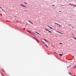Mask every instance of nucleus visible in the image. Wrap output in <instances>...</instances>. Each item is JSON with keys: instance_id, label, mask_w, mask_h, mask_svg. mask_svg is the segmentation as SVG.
Listing matches in <instances>:
<instances>
[{"instance_id": "nucleus-24", "label": "nucleus", "mask_w": 76, "mask_h": 76, "mask_svg": "<svg viewBox=\"0 0 76 76\" xmlns=\"http://www.w3.org/2000/svg\"><path fill=\"white\" fill-rule=\"evenodd\" d=\"M1 10H3V11H4L3 10V9L2 8L1 9Z\"/></svg>"}, {"instance_id": "nucleus-18", "label": "nucleus", "mask_w": 76, "mask_h": 76, "mask_svg": "<svg viewBox=\"0 0 76 76\" xmlns=\"http://www.w3.org/2000/svg\"><path fill=\"white\" fill-rule=\"evenodd\" d=\"M20 6H22L23 7V5L22 4H21L20 5Z\"/></svg>"}, {"instance_id": "nucleus-27", "label": "nucleus", "mask_w": 76, "mask_h": 76, "mask_svg": "<svg viewBox=\"0 0 76 76\" xmlns=\"http://www.w3.org/2000/svg\"><path fill=\"white\" fill-rule=\"evenodd\" d=\"M48 26V27H49V28H50V26Z\"/></svg>"}, {"instance_id": "nucleus-29", "label": "nucleus", "mask_w": 76, "mask_h": 76, "mask_svg": "<svg viewBox=\"0 0 76 76\" xmlns=\"http://www.w3.org/2000/svg\"><path fill=\"white\" fill-rule=\"evenodd\" d=\"M54 53H55V54H57V53H56V52H54Z\"/></svg>"}, {"instance_id": "nucleus-43", "label": "nucleus", "mask_w": 76, "mask_h": 76, "mask_svg": "<svg viewBox=\"0 0 76 76\" xmlns=\"http://www.w3.org/2000/svg\"><path fill=\"white\" fill-rule=\"evenodd\" d=\"M74 76H76V75H74Z\"/></svg>"}, {"instance_id": "nucleus-1", "label": "nucleus", "mask_w": 76, "mask_h": 76, "mask_svg": "<svg viewBox=\"0 0 76 76\" xmlns=\"http://www.w3.org/2000/svg\"><path fill=\"white\" fill-rule=\"evenodd\" d=\"M70 6H74V7H76V5H75L74 4H72L70 3Z\"/></svg>"}, {"instance_id": "nucleus-21", "label": "nucleus", "mask_w": 76, "mask_h": 76, "mask_svg": "<svg viewBox=\"0 0 76 76\" xmlns=\"http://www.w3.org/2000/svg\"><path fill=\"white\" fill-rule=\"evenodd\" d=\"M1 75H2V76H4L3 75V74H2V73H1Z\"/></svg>"}, {"instance_id": "nucleus-13", "label": "nucleus", "mask_w": 76, "mask_h": 76, "mask_svg": "<svg viewBox=\"0 0 76 76\" xmlns=\"http://www.w3.org/2000/svg\"><path fill=\"white\" fill-rule=\"evenodd\" d=\"M42 42L44 44H45V42H44L42 41Z\"/></svg>"}, {"instance_id": "nucleus-20", "label": "nucleus", "mask_w": 76, "mask_h": 76, "mask_svg": "<svg viewBox=\"0 0 76 76\" xmlns=\"http://www.w3.org/2000/svg\"><path fill=\"white\" fill-rule=\"evenodd\" d=\"M24 3H25V4H28V3H26V2H24Z\"/></svg>"}, {"instance_id": "nucleus-34", "label": "nucleus", "mask_w": 76, "mask_h": 76, "mask_svg": "<svg viewBox=\"0 0 76 76\" xmlns=\"http://www.w3.org/2000/svg\"><path fill=\"white\" fill-rule=\"evenodd\" d=\"M59 12H61V11H59Z\"/></svg>"}, {"instance_id": "nucleus-3", "label": "nucleus", "mask_w": 76, "mask_h": 76, "mask_svg": "<svg viewBox=\"0 0 76 76\" xmlns=\"http://www.w3.org/2000/svg\"><path fill=\"white\" fill-rule=\"evenodd\" d=\"M36 41L37 42H38V43H39V40H38L37 39H36Z\"/></svg>"}, {"instance_id": "nucleus-16", "label": "nucleus", "mask_w": 76, "mask_h": 76, "mask_svg": "<svg viewBox=\"0 0 76 76\" xmlns=\"http://www.w3.org/2000/svg\"><path fill=\"white\" fill-rule=\"evenodd\" d=\"M49 28H50V29H53V28H52V27H49Z\"/></svg>"}, {"instance_id": "nucleus-35", "label": "nucleus", "mask_w": 76, "mask_h": 76, "mask_svg": "<svg viewBox=\"0 0 76 76\" xmlns=\"http://www.w3.org/2000/svg\"><path fill=\"white\" fill-rule=\"evenodd\" d=\"M74 39H76V38H74Z\"/></svg>"}, {"instance_id": "nucleus-47", "label": "nucleus", "mask_w": 76, "mask_h": 76, "mask_svg": "<svg viewBox=\"0 0 76 76\" xmlns=\"http://www.w3.org/2000/svg\"><path fill=\"white\" fill-rule=\"evenodd\" d=\"M62 54H63V53H62Z\"/></svg>"}, {"instance_id": "nucleus-23", "label": "nucleus", "mask_w": 76, "mask_h": 76, "mask_svg": "<svg viewBox=\"0 0 76 76\" xmlns=\"http://www.w3.org/2000/svg\"><path fill=\"white\" fill-rule=\"evenodd\" d=\"M57 23H55V25H57Z\"/></svg>"}, {"instance_id": "nucleus-40", "label": "nucleus", "mask_w": 76, "mask_h": 76, "mask_svg": "<svg viewBox=\"0 0 76 76\" xmlns=\"http://www.w3.org/2000/svg\"><path fill=\"white\" fill-rule=\"evenodd\" d=\"M15 17H17V16H15Z\"/></svg>"}, {"instance_id": "nucleus-15", "label": "nucleus", "mask_w": 76, "mask_h": 76, "mask_svg": "<svg viewBox=\"0 0 76 76\" xmlns=\"http://www.w3.org/2000/svg\"><path fill=\"white\" fill-rule=\"evenodd\" d=\"M68 73H69V75H72V74H71V73H70V72H68Z\"/></svg>"}, {"instance_id": "nucleus-46", "label": "nucleus", "mask_w": 76, "mask_h": 76, "mask_svg": "<svg viewBox=\"0 0 76 76\" xmlns=\"http://www.w3.org/2000/svg\"><path fill=\"white\" fill-rule=\"evenodd\" d=\"M73 28H74V27H72Z\"/></svg>"}, {"instance_id": "nucleus-32", "label": "nucleus", "mask_w": 76, "mask_h": 76, "mask_svg": "<svg viewBox=\"0 0 76 76\" xmlns=\"http://www.w3.org/2000/svg\"><path fill=\"white\" fill-rule=\"evenodd\" d=\"M52 6H55V5H53Z\"/></svg>"}, {"instance_id": "nucleus-38", "label": "nucleus", "mask_w": 76, "mask_h": 76, "mask_svg": "<svg viewBox=\"0 0 76 76\" xmlns=\"http://www.w3.org/2000/svg\"><path fill=\"white\" fill-rule=\"evenodd\" d=\"M0 8H1V7H0Z\"/></svg>"}, {"instance_id": "nucleus-11", "label": "nucleus", "mask_w": 76, "mask_h": 76, "mask_svg": "<svg viewBox=\"0 0 76 76\" xmlns=\"http://www.w3.org/2000/svg\"><path fill=\"white\" fill-rule=\"evenodd\" d=\"M45 46H46V47H48V46H47V45L45 43Z\"/></svg>"}, {"instance_id": "nucleus-12", "label": "nucleus", "mask_w": 76, "mask_h": 76, "mask_svg": "<svg viewBox=\"0 0 76 76\" xmlns=\"http://www.w3.org/2000/svg\"><path fill=\"white\" fill-rule=\"evenodd\" d=\"M59 55L60 56H62V54H59Z\"/></svg>"}, {"instance_id": "nucleus-28", "label": "nucleus", "mask_w": 76, "mask_h": 76, "mask_svg": "<svg viewBox=\"0 0 76 76\" xmlns=\"http://www.w3.org/2000/svg\"><path fill=\"white\" fill-rule=\"evenodd\" d=\"M73 58H74L75 57H74V56H73Z\"/></svg>"}, {"instance_id": "nucleus-9", "label": "nucleus", "mask_w": 76, "mask_h": 76, "mask_svg": "<svg viewBox=\"0 0 76 76\" xmlns=\"http://www.w3.org/2000/svg\"><path fill=\"white\" fill-rule=\"evenodd\" d=\"M44 39V40H45V41L47 42V40H46V39Z\"/></svg>"}, {"instance_id": "nucleus-39", "label": "nucleus", "mask_w": 76, "mask_h": 76, "mask_svg": "<svg viewBox=\"0 0 76 76\" xmlns=\"http://www.w3.org/2000/svg\"><path fill=\"white\" fill-rule=\"evenodd\" d=\"M71 40H72V41H73V39H71Z\"/></svg>"}, {"instance_id": "nucleus-17", "label": "nucleus", "mask_w": 76, "mask_h": 76, "mask_svg": "<svg viewBox=\"0 0 76 76\" xmlns=\"http://www.w3.org/2000/svg\"><path fill=\"white\" fill-rule=\"evenodd\" d=\"M34 38L35 39V40L36 39H37V38H36L35 37H34Z\"/></svg>"}, {"instance_id": "nucleus-10", "label": "nucleus", "mask_w": 76, "mask_h": 76, "mask_svg": "<svg viewBox=\"0 0 76 76\" xmlns=\"http://www.w3.org/2000/svg\"><path fill=\"white\" fill-rule=\"evenodd\" d=\"M1 70H2L3 72H5V71H4V69H2Z\"/></svg>"}, {"instance_id": "nucleus-31", "label": "nucleus", "mask_w": 76, "mask_h": 76, "mask_svg": "<svg viewBox=\"0 0 76 76\" xmlns=\"http://www.w3.org/2000/svg\"><path fill=\"white\" fill-rule=\"evenodd\" d=\"M69 67V66H67V68L68 69V68Z\"/></svg>"}, {"instance_id": "nucleus-7", "label": "nucleus", "mask_w": 76, "mask_h": 76, "mask_svg": "<svg viewBox=\"0 0 76 76\" xmlns=\"http://www.w3.org/2000/svg\"><path fill=\"white\" fill-rule=\"evenodd\" d=\"M76 65H75V66L73 67V69H76Z\"/></svg>"}, {"instance_id": "nucleus-44", "label": "nucleus", "mask_w": 76, "mask_h": 76, "mask_svg": "<svg viewBox=\"0 0 76 76\" xmlns=\"http://www.w3.org/2000/svg\"><path fill=\"white\" fill-rule=\"evenodd\" d=\"M25 11H26V10H25Z\"/></svg>"}, {"instance_id": "nucleus-19", "label": "nucleus", "mask_w": 76, "mask_h": 76, "mask_svg": "<svg viewBox=\"0 0 76 76\" xmlns=\"http://www.w3.org/2000/svg\"><path fill=\"white\" fill-rule=\"evenodd\" d=\"M23 7H25L26 8V7L25 6H24V5H23Z\"/></svg>"}, {"instance_id": "nucleus-42", "label": "nucleus", "mask_w": 76, "mask_h": 76, "mask_svg": "<svg viewBox=\"0 0 76 76\" xmlns=\"http://www.w3.org/2000/svg\"><path fill=\"white\" fill-rule=\"evenodd\" d=\"M4 12H5V11H4Z\"/></svg>"}, {"instance_id": "nucleus-2", "label": "nucleus", "mask_w": 76, "mask_h": 76, "mask_svg": "<svg viewBox=\"0 0 76 76\" xmlns=\"http://www.w3.org/2000/svg\"><path fill=\"white\" fill-rule=\"evenodd\" d=\"M45 29V30H46L47 31H48L49 32H50V33H51V31H49V30H48V29H46V28Z\"/></svg>"}, {"instance_id": "nucleus-8", "label": "nucleus", "mask_w": 76, "mask_h": 76, "mask_svg": "<svg viewBox=\"0 0 76 76\" xmlns=\"http://www.w3.org/2000/svg\"><path fill=\"white\" fill-rule=\"evenodd\" d=\"M35 32H36V33H37V34H38L39 35L40 34L39 33L35 31Z\"/></svg>"}, {"instance_id": "nucleus-25", "label": "nucleus", "mask_w": 76, "mask_h": 76, "mask_svg": "<svg viewBox=\"0 0 76 76\" xmlns=\"http://www.w3.org/2000/svg\"><path fill=\"white\" fill-rule=\"evenodd\" d=\"M56 25H59V24L57 23Z\"/></svg>"}, {"instance_id": "nucleus-4", "label": "nucleus", "mask_w": 76, "mask_h": 76, "mask_svg": "<svg viewBox=\"0 0 76 76\" xmlns=\"http://www.w3.org/2000/svg\"><path fill=\"white\" fill-rule=\"evenodd\" d=\"M57 32H58V33H59V34H63V33H61L58 31H57Z\"/></svg>"}, {"instance_id": "nucleus-37", "label": "nucleus", "mask_w": 76, "mask_h": 76, "mask_svg": "<svg viewBox=\"0 0 76 76\" xmlns=\"http://www.w3.org/2000/svg\"><path fill=\"white\" fill-rule=\"evenodd\" d=\"M40 41H41V42H42V40H40Z\"/></svg>"}, {"instance_id": "nucleus-33", "label": "nucleus", "mask_w": 76, "mask_h": 76, "mask_svg": "<svg viewBox=\"0 0 76 76\" xmlns=\"http://www.w3.org/2000/svg\"><path fill=\"white\" fill-rule=\"evenodd\" d=\"M72 66V65H70V66H69V67H70V66Z\"/></svg>"}, {"instance_id": "nucleus-5", "label": "nucleus", "mask_w": 76, "mask_h": 76, "mask_svg": "<svg viewBox=\"0 0 76 76\" xmlns=\"http://www.w3.org/2000/svg\"><path fill=\"white\" fill-rule=\"evenodd\" d=\"M29 22H30V23H31V24H33V23H32V22H31V21H28Z\"/></svg>"}, {"instance_id": "nucleus-26", "label": "nucleus", "mask_w": 76, "mask_h": 76, "mask_svg": "<svg viewBox=\"0 0 76 76\" xmlns=\"http://www.w3.org/2000/svg\"><path fill=\"white\" fill-rule=\"evenodd\" d=\"M72 34L73 35H75V34H73V33H72Z\"/></svg>"}, {"instance_id": "nucleus-22", "label": "nucleus", "mask_w": 76, "mask_h": 76, "mask_svg": "<svg viewBox=\"0 0 76 76\" xmlns=\"http://www.w3.org/2000/svg\"><path fill=\"white\" fill-rule=\"evenodd\" d=\"M59 44H63V43H60Z\"/></svg>"}, {"instance_id": "nucleus-36", "label": "nucleus", "mask_w": 76, "mask_h": 76, "mask_svg": "<svg viewBox=\"0 0 76 76\" xmlns=\"http://www.w3.org/2000/svg\"><path fill=\"white\" fill-rule=\"evenodd\" d=\"M64 6V5H61V6Z\"/></svg>"}, {"instance_id": "nucleus-14", "label": "nucleus", "mask_w": 76, "mask_h": 76, "mask_svg": "<svg viewBox=\"0 0 76 76\" xmlns=\"http://www.w3.org/2000/svg\"><path fill=\"white\" fill-rule=\"evenodd\" d=\"M59 25V27H62V26L60 25L59 24V25Z\"/></svg>"}, {"instance_id": "nucleus-41", "label": "nucleus", "mask_w": 76, "mask_h": 76, "mask_svg": "<svg viewBox=\"0 0 76 76\" xmlns=\"http://www.w3.org/2000/svg\"><path fill=\"white\" fill-rule=\"evenodd\" d=\"M13 22L15 23V22Z\"/></svg>"}, {"instance_id": "nucleus-45", "label": "nucleus", "mask_w": 76, "mask_h": 76, "mask_svg": "<svg viewBox=\"0 0 76 76\" xmlns=\"http://www.w3.org/2000/svg\"><path fill=\"white\" fill-rule=\"evenodd\" d=\"M26 12H28V11H26Z\"/></svg>"}, {"instance_id": "nucleus-6", "label": "nucleus", "mask_w": 76, "mask_h": 76, "mask_svg": "<svg viewBox=\"0 0 76 76\" xmlns=\"http://www.w3.org/2000/svg\"><path fill=\"white\" fill-rule=\"evenodd\" d=\"M27 31L29 33H30V34H31V32L29 31L28 30H27Z\"/></svg>"}, {"instance_id": "nucleus-30", "label": "nucleus", "mask_w": 76, "mask_h": 76, "mask_svg": "<svg viewBox=\"0 0 76 76\" xmlns=\"http://www.w3.org/2000/svg\"><path fill=\"white\" fill-rule=\"evenodd\" d=\"M69 26H71V24H69Z\"/></svg>"}]
</instances>
